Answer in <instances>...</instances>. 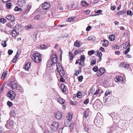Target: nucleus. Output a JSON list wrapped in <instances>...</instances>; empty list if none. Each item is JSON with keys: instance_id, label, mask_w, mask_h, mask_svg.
I'll list each match as a JSON object with an SVG mask.
<instances>
[{"instance_id": "nucleus-1", "label": "nucleus", "mask_w": 133, "mask_h": 133, "mask_svg": "<svg viewBox=\"0 0 133 133\" xmlns=\"http://www.w3.org/2000/svg\"><path fill=\"white\" fill-rule=\"evenodd\" d=\"M8 86L12 89L17 90L21 93L23 92L24 91L21 86L17 84V82L16 80H14L10 81L8 84Z\"/></svg>"}, {"instance_id": "nucleus-2", "label": "nucleus", "mask_w": 133, "mask_h": 133, "mask_svg": "<svg viewBox=\"0 0 133 133\" xmlns=\"http://www.w3.org/2000/svg\"><path fill=\"white\" fill-rule=\"evenodd\" d=\"M41 54L36 52L34 54L32 57V59L35 62L37 63L41 62Z\"/></svg>"}, {"instance_id": "nucleus-3", "label": "nucleus", "mask_w": 133, "mask_h": 133, "mask_svg": "<svg viewBox=\"0 0 133 133\" xmlns=\"http://www.w3.org/2000/svg\"><path fill=\"white\" fill-rule=\"evenodd\" d=\"M51 128L54 131H56L59 128V123L56 121L53 122L51 125Z\"/></svg>"}, {"instance_id": "nucleus-4", "label": "nucleus", "mask_w": 133, "mask_h": 133, "mask_svg": "<svg viewBox=\"0 0 133 133\" xmlns=\"http://www.w3.org/2000/svg\"><path fill=\"white\" fill-rule=\"evenodd\" d=\"M115 98L113 96H109L107 98L105 99V102L107 103H110L112 104L115 103Z\"/></svg>"}, {"instance_id": "nucleus-5", "label": "nucleus", "mask_w": 133, "mask_h": 133, "mask_svg": "<svg viewBox=\"0 0 133 133\" xmlns=\"http://www.w3.org/2000/svg\"><path fill=\"white\" fill-rule=\"evenodd\" d=\"M14 126V122L12 120L7 121L5 125L6 128L8 129H10L12 128Z\"/></svg>"}, {"instance_id": "nucleus-6", "label": "nucleus", "mask_w": 133, "mask_h": 133, "mask_svg": "<svg viewBox=\"0 0 133 133\" xmlns=\"http://www.w3.org/2000/svg\"><path fill=\"white\" fill-rule=\"evenodd\" d=\"M107 131L108 133H118L115 128L114 126L107 128Z\"/></svg>"}, {"instance_id": "nucleus-7", "label": "nucleus", "mask_w": 133, "mask_h": 133, "mask_svg": "<svg viewBox=\"0 0 133 133\" xmlns=\"http://www.w3.org/2000/svg\"><path fill=\"white\" fill-rule=\"evenodd\" d=\"M16 96L15 92L12 90L9 91L8 94V96L11 100L14 99Z\"/></svg>"}, {"instance_id": "nucleus-8", "label": "nucleus", "mask_w": 133, "mask_h": 133, "mask_svg": "<svg viewBox=\"0 0 133 133\" xmlns=\"http://www.w3.org/2000/svg\"><path fill=\"white\" fill-rule=\"evenodd\" d=\"M17 3L20 7H22L25 5L26 2L25 0H18Z\"/></svg>"}, {"instance_id": "nucleus-9", "label": "nucleus", "mask_w": 133, "mask_h": 133, "mask_svg": "<svg viewBox=\"0 0 133 133\" xmlns=\"http://www.w3.org/2000/svg\"><path fill=\"white\" fill-rule=\"evenodd\" d=\"M102 119H100L98 117H96L94 121V123H96V124H99L102 125Z\"/></svg>"}, {"instance_id": "nucleus-10", "label": "nucleus", "mask_w": 133, "mask_h": 133, "mask_svg": "<svg viewBox=\"0 0 133 133\" xmlns=\"http://www.w3.org/2000/svg\"><path fill=\"white\" fill-rule=\"evenodd\" d=\"M50 3L48 2H46L42 4V7L44 10H47L49 9L50 7Z\"/></svg>"}, {"instance_id": "nucleus-11", "label": "nucleus", "mask_w": 133, "mask_h": 133, "mask_svg": "<svg viewBox=\"0 0 133 133\" xmlns=\"http://www.w3.org/2000/svg\"><path fill=\"white\" fill-rule=\"evenodd\" d=\"M115 81L119 83H122L123 82V78L119 76H116L115 78Z\"/></svg>"}, {"instance_id": "nucleus-12", "label": "nucleus", "mask_w": 133, "mask_h": 133, "mask_svg": "<svg viewBox=\"0 0 133 133\" xmlns=\"http://www.w3.org/2000/svg\"><path fill=\"white\" fill-rule=\"evenodd\" d=\"M31 7V5L30 4H27L26 5V7L24 11L25 14H27L29 12Z\"/></svg>"}, {"instance_id": "nucleus-13", "label": "nucleus", "mask_w": 133, "mask_h": 133, "mask_svg": "<svg viewBox=\"0 0 133 133\" xmlns=\"http://www.w3.org/2000/svg\"><path fill=\"white\" fill-rule=\"evenodd\" d=\"M56 118L58 119H60L62 117V114L60 111H58L55 113Z\"/></svg>"}, {"instance_id": "nucleus-14", "label": "nucleus", "mask_w": 133, "mask_h": 133, "mask_svg": "<svg viewBox=\"0 0 133 133\" xmlns=\"http://www.w3.org/2000/svg\"><path fill=\"white\" fill-rule=\"evenodd\" d=\"M20 54V51H19V50H18L17 51L16 55L14 57V58L12 60V62L13 63H14L16 62V60L18 58V57L19 56Z\"/></svg>"}, {"instance_id": "nucleus-15", "label": "nucleus", "mask_w": 133, "mask_h": 133, "mask_svg": "<svg viewBox=\"0 0 133 133\" xmlns=\"http://www.w3.org/2000/svg\"><path fill=\"white\" fill-rule=\"evenodd\" d=\"M58 60V58L56 55H54L52 56L51 58V61L53 63H56Z\"/></svg>"}, {"instance_id": "nucleus-16", "label": "nucleus", "mask_w": 133, "mask_h": 133, "mask_svg": "<svg viewBox=\"0 0 133 133\" xmlns=\"http://www.w3.org/2000/svg\"><path fill=\"white\" fill-rule=\"evenodd\" d=\"M76 17H70L66 19V21L69 22H74L76 21Z\"/></svg>"}, {"instance_id": "nucleus-17", "label": "nucleus", "mask_w": 133, "mask_h": 133, "mask_svg": "<svg viewBox=\"0 0 133 133\" xmlns=\"http://www.w3.org/2000/svg\"><path fill=\"white\" fill-rule=\"evenodd\" d=\"M6 18L9 21H11L12 22L14 21L15 20L14 17L11 15H7L6 16Z\"/></svg>"}, {"instance_id": "nucleus-18", "label": "nucleus", "mask_w": 133, "mask_h": 133, "mask_svg": "<svg viewBox=\"0 0 133 133\" xmlns=\"http://www.w3.org/2000/svg\"><path fill=\"white\" fill-rule=\"evenodd\" d=\"M105 71V69L104 68H100L97 72L98 75H101L103 74L104 73Z\"/></svg>"}, {"instance_id": "nucleus-19", "label": "nucleus", "mask_w": 133, "mask_h": 133, "mask_svg": "<svg viewBox=\"0 0 133 133\" xmlns=\"http://www.w3.org/2000/svg\"><path fill=\"white\" fill-rule=\"evenodd\" d=\"M101 42L103 43L102 45L104 47H107L109 44V42L107 40L103 39L101 41Z\"/></svg>"}, {"instance_id": "nucleus-20", "label": "nucleus", "mask_w": 133, "mask_h": 133, "mask_svg": "<svg viewBox=\"0 0 133 133\" xmlns=\"http://www.w3.org/2000/svg\"><path fill=\"white\" fill-rule=\"evenodd\" d=\"M120 67L123 68L125 69H127L129 67V65L128 64H126L125 63H122L120 64Z\"/></svg>"}, {"instance_id": "nucleus-21", "label": "nucleus", "mask_w": 133, "mask_h": 133, "mask_svg": "<svg viewBox=\"0 0 133 133\" xmlns=\"http://www.w3.org/2000/svg\"><path fill=\"white\" fill-rule=\"evenodd\" d=\"M95 55L96 56L99 57V61H101L102 58V53L101 52L97 50L95 52Z\"/></svg>"}, {"instance_id": "nucleus-22", "label": "nucleus", "mask_w": 133, "mask_h": 133, "mask_svg": "<svg viewBox=\"0 0 133 133\" xmlns=\"http://www.w3.org/2000/svg\"><path fill=\"white\" fill-rule=\"evenodd\" d=\"M89 109H87L83 112L84 116L85 118H87L88 116L89 112Z\"/></svg>"}, {"instance_id": "nucleus-23", "label": "nucleus", "mask_w": 133, "mask_h": 133, "mask_svg": "<svg viewBox=\"0 0 133 133\" xmlns=\"http://www.w3.org/2000/svg\"><path fill=\"white\" fill-rule=\"evenodd\" d=\"M57 70L59 74L61 76H62L65 75V72L63 68L62 69H58Z\"/></svg>"}, {"instance_id": "nucleus-24", "label": "nucleus", "mask_w": 133, "mask_h": 133, "mask_svg": "<svg viewBox=\"0 0 133 133\" xmlns=\"http://www.w3.org/2000/svg\"><path fill=\"white\" fill-rule=\"evenodd\" d=\"M58 102L61 104H64L65 102V100L63 98L59 97L57 99Z\"/></svg>"}, {"instance_id": "nucleus-25", "label": "nucleus", "mask_w": 133, "mask_h": 133, "mask_svg": "<svg viewBox=\"0 0 133 133\" xmlns=\"http://www.w3.org/2000/svg\"><path fill=\"white\" fill-rule=\"evenodd\" d=\"M31 65L30 63L29 62L26 63L24 66L25 69L26 70H28L30 68Z\"/></svg>"}, {"instance_id": "nucleus-26", "label": "nucleus", "mask_w": 133, "mask_h": 133, "mask_svg": "<svg viewBox=\"0 0 133 133\" xmlns=\"http://www.w3.org/2000/svg\"><path fill=\"white\" fill-rule=\"evenodd\" d=\"M60 88L61 89L62 91L63 92H65L66 91V88L65 85L64 84H62L60 87Z\"/></svg>"}, {"instance_id": "nucleus-27", "label": "nucleus", "mask_w": 133, "mask_h": 133, "mask_svg": "<svg viewBox=\"0 0 133 133\" xmlns=\"http://www.w3.org/2000/svg\"><path fill=\"white\" fill-rule=\"evenodd\" d=\"M109 38L111 41H114L115 38V35L113 34L110 35L109 36Z\"/></svg>"}, {"instance_id": "nucleus-28", "label": "nucleus", "mask_w": 133, "mask_h": 133, "mask_svg": "<svg viewBox=\"0 0 133 133\" xmlns=\"http://www.w3.org/2000/svg\"><path fill=\"white\" fill-rule=\"evenodd\" d=\"M81 5L83 6H86L88 5V4L87 3L86 1H82Z\"/></svg>"}, {"instance_id": "nucleus-29", "label": "nucleus", "mask_w": 133, "mask_h": 133, "mask_svg": "<svg viewBox=\"0 0 133 133\" xmlns=\"http://www.w3.org/2000/svg\"><path fill=\"white\" fill-rule=\"evenodd\" d=\"M78 7V5L75 4H72L71 5V8L73 10H75Z\"/></svg>"}, {"instance_id": "nucleus-30", "label": "nucleus", "mask_w": 133, "mask_h": 133, "mask_svg": "<svg viewBox=\"0 0 133 133\" xmlns=\"http://www.w3.org/2000/svg\"><path fill=\"white\" fill-rule=\"evenodd\" d=\"M85 57L84 55H81L80 58V61L82 62H83L85 59Z\"/></svg>"}, {"instance_id": "nucleus-31", "label": "nucleus", "mask_w": 133, "mask_h": 133, "mask_svg": "<svg viewBox=\"0 0 133 133\" xmlns=\"http://www.w3.org/2000/svg\"><path fill=\"white\" fill-rule=\"evenodd\" d=\"M7 72H4L2 74V76L1 77V78L2 79H4L5 78L6 76Z\"/></svg>"}, {"instance_id": "nucleus-32", "label": "nucleus", "mask_w": 133, "mask_h": 133, "mask_svg": "<svg viewBox=\"0 0 133 133\" xmlns=\"http://www.w3.org/2000/svg\"><path fill=\"white\" fill-rule=\"evenodd\" d=\"M18 34L17 33L16 31L12 30V32L11 33V35L12 37H14Z\"/></svg>"}, {"instance_id": "nucleus-33", "label": "nucleus", "mask_w": 133, "mask_h": 133, "mask_svg": "<svg viewBox=\"0 0 133 133\" xmlns=\"http://www.w3.org/2000/svg\"><path fill=\"white\" fill-rule=\"evenodd\" d=\"M69 57L70 58V61H72L73 58L72 54V52H70L69 53Z\"/></svg>"}, {"instance_id": "nucleus-34", "label": "nucleus", "mask_w": 133, "mask_h": 133, "mask_svg": "<svg viewBox=\"0 0 133 133\" xmlns=\"http://www.w3.org/2000/svg\"><path fill=\"white\" fill-rule=\"evenodd\" d=\"M79 42L77 40H76L74 43V46L78 47H79L80 44H79Z\"/></svg>"}, {"instance_id": "nucleus-35", "label": "nucleus", "mask_w": 133, "mask_h": 133, "mask_svg": "<svg viewBox=\"0 0 133 133\" xmlns=\"http://www.w3.org/2000/svg\"><path fill=\"white\" fill-rule=\"evenodd\" d=\"M21 25H15V26L14 27L13 30L16 31L18 30L21 27Z\"/></svg>"}, {"instance_id": "nucleus-36", "label": "nucleus", "mask_w": 133, "mask_h": 133, "mask_svg": "<svg viewBox=\"0 0 133 133\" xmlns=\"http://www.w3.org/2000/svg\"><path fill=\"white\" fill-rule=\"evenodd\" d=\"M57 70H58V69H62V67L61 66V64L60 63H57Z\"/></svg>"}, {"instance_id": "nucleus-37", "label": "nucleus", "mask_w": 133, "mask_h": 133, "mask_svg": "<svg viewBox=\"0 0 133 133\" xmlns=\"http://www.w3.org/2000/svg\"><path fill=\"white\" fill-rule=\"evenodd\" d=\"M72 118V115L71 114H70L68 115L67 120H68V121H70Z\"/></svg>"}, {"instance_id": "nucleus-38", "label": "nucleus", "mask_w": 133, "mask_h": 133, "mask_svg": "<svg viewBox=\"0 0 133 133\" xmlns=\"http://www.w3.org/2000/svg\"><path fill=\"white\" fill-rule=\"evenodd\" d=\"M10 115L13 116H15L16 115V112L14 110H12L11 111Z\"/></svg>"}, {"instance_id": "nucleus-39", "label": "nucleus", "mask_w": 133, "mask_h": 133, "mask_svg": "<svg viewBox=\"0 0 133 133\" xmlns=\"http://www.w3.org/2000/svg\"><path fill=\"white\" fill-rule=\"evenodd\" d=\"M14 10L16 11H22V10L21 8H18V6H16Z\"/></svg>"}, {"instance_id": "nucleus-40", "label": "nucleus", "mask_w": 133, "mask_h": 133, "mask_svg": "<svg viewBox=\"0 0 133 133\" xmlns=\"http://www.w3.org/2000/svg\"><path fill=\"white\" fill-rule=\"evenodd\" d=\"M126 11L125 10H122L119 12L118 14L119 15H121L125 13L126 12Z\"/></svg>"}, {"instance_id": "nucleus-41", "label": "nucleus", "mask_w": 133, "mask_h": 133, "mask_svg": "<svg viewBox=\"0 0 133 133\" xmlns=\"http://www.w3.org/2000/svg\"><path fill=\"white\" fill-rule=\"evenodd\" d=\"M31 25H26L25 27V29L27 30H29V29H33V28L32 27Z\"/></svg>"}, {"instance_id": "nucleus-42", "label": "nucleus", "mask_w": 133, "mask_h": 133, "mask_svg": "<svg viewBox=\"0 0 133 133\" xmlns=\"http://www.w3.org/2000/svg\"><path fill=\"white\" fill-rule=\"evenodd\" d=\"M111 93V91H110L109 90H107L105 93V96H107L108 95L110 94Z\"/></svg>"}, {"instance_id": "nucleus-43", "label": "nucleus", "mask_w": 133, "mask_h": 133, "mask_svg": "<svg viewBox=\"0 0 133 133\" xmlns=\"http://www.w3.org/2000/svg\"><path fill=\"white\" fill-rule=\"evenodd\" d=\"M11 5V3H9L6 4V6L8 9H9L10 8Z\"/></svg>"}, {"instance_id": "nucleus-44", "label": "nucleus", "mask_w": 133, "mask_h": 133, "mask_svg": "<svg viewBox=\"0 0 133 133\" xmlns=\"http://www.w3.org/2000/svg\"><path fill=\"white\" fill-rule=\"evenodd\" d=\"M127 13L128 15H130L131 16H132L133 15V14L132 13V12L131 10H127Z\"/></svg>"}, {"instance_id": "nucleus-45", "label": "nucleus", "mask_w": 133, "mask_h": 133, "mask_svg": "<svg viewBox=\"0 0 133 133\" xmlns=\"http://www.w3.org/2000/svg\"><path fill=\"white\" fill-rule=\"evenodd\" d=\"M83 125L84 127V128L85 130V131L86 132H88V131L89 130V129L88 128V127L86 126L85 124H83Z\"/></svg>"}, {"instance_id": "nucleus-46", "label": "nucleus", "mask_w": 133, "mask_h": 133, "mask_svg": "<svg viewBox=\"0 0 133 133\" xmlns=\"http://www.w3.org/2000/svg\"><path fill=\"white\" fill-rule=\"evenodd\" d=\"M130 50V48H129V47L125 51L123 52V54H127V53H128L129 51Z\"/></svg>"}, {"instance_id": "nucleus-47", "label": "nucleus", "mask_w": 133, "mask_h": 133, "mask_svg": "<svg viewBox=\"0 0 133 133\" xmlns=\"http://www.w3.org/2000/svg\"><path fill=\"white\" fill-rule=\"evenodd\" d=\"M83 78V76H81L78 77V81L79 82H81L82 81V79Z\"/></svg>"}, {"instance_id": "nucleus-48", "label": "nucleus", "mask_w": 133, "mask_h": 133, "mask_svg": "<svg viewBox=\"0 0 133 133\" xmlns=\"http://www.w3.org/2000/svg\"><path fill=\"white\" fill-rule=\"evenodd\" d=\"M94 52V50H91L89 51L88 52V54L89 55H92Z\"/></svg>"}, {"instance_id": "nucleus-49", "label": "nucleus", "mask_w": 133, "mask_h": 133, "mask_svg": "<svg viewBox=\"0 0 133 133\" xmlns=\"http://www.w3.org/2000/svg\"><path fill=\"white\" fill-rule=\"evenodd\" d=\"M6 21V20L4 18H1L0 19V22L3 24H4Z\"/></svg>"}, {"instance_id": "nucleus-50", "label": "nucleus", "mask_w": 133, "mask_h": 133, "mask_svg": "<svg viewBox=\"0 0 133 133\" xmlns=\"http://www.w3.org/2000/svg\"><path fill=\"white\" fill-rule=\"evenodd\" d=\"M77 96L79 98H81L82 96L81 93V92H78L77 94Z\"/></svg>"}, {"instance_id": "nucleus-51", "label": "nucleus", "mask_w": 133, "mask_h": 133, "mask_svg": "<svg viewBox=\"0 0 133 133\" xmlns=\"http://www.w3.org/2000/svg\"><path fill=\"white\" fill-rule=\"evenodd\" d=\"M98 67L97 66H95L93 68V71L95 72L97 71L98 70Z\"/></svg>"}, {"instance_id": "nucleus-52", "label": "nucleus", "mask_w": 133, "mask_h": 133, "mask_svg": "<svg viewBox=\"0 0 133 133\" xmlns=\"http://www.w3.org/2000/svg\"><path fill=\"white\" fill-rule=\"evenodd\" d=\"M13 52V51L11 50L10 49L8 50V53L9 55H11L12 54Z\"/></svg>"}, {"instance_id": "nucleus-53", "label": "nucleus", "mask_w": 133, "mask_h": 133, "mask_svg": "<svg viewBox=\"0 0 133 133\" xmlns=\"http://www.w3.org/2000/svg\"><path fill=\"white\" fill-rule=\"evenodd\" d=\"M92 28V27L91 26L89 25L86 28V30L87 31H89Z\"/></svg>"}, {"instance_id": "nucleus-54", "label": "nucleus", "mask_w": 133, "mask_h": 133, "mask_svg": "<svg viewBox=\"0 0 133 133\" xmlns=\"http://www.w3.org/2000/svg\"><path fill=\"white\" fill-rule=\"evenodd\" d=\"M2 45L4 47H5L6 46V42L5 41H4L3 42H2Z\"/></svg>"}, {"instance_id": "nucleus-55", "label": "nucleus", "mask_w": 133, "mask_h": 133, "mask_svg": "<svg viewBox=\"0 0 133 133\" xmlns=\"http://www.w3.org/2000/svg\"><path fill=\"white\" fill-rule=\"evenodd\" d=\"M89 99L88 98L87 99L85 100V101H84V104H87L89 102Z\"/></svg>"}, {"instance_id": "nucleus-56", "label": "nucleus", "mask_w": 133, "mask_h": 133, "mask_svg": "<svg viewBox=\"0 0 133 133\" xmlns=\"http://www.w3.org/2000/svg\"><path fill=\"white\" fill-rule=\"evenodd\" d=\"M7 104L10 107L12 105V103L9 101H8Z\"/></svg>"}, {"instance_id": "nucleus-57", "label": "nucleus", "mask_w": 133, "mask_h": 133, "mask_svg": "<svg viewBox=\"0 0 133 133\" xmlns=\"http://www.w3.org/2000/svg\"><path fill=\"white\" fill-rule=\"evenodd\" d=\"M46 46H45V45H41L40 46V47L41 48L43 49H46Z\"/></svg>"}, {"instance_id": "nucleus-58", "label": "nucleus", "mask_w": 133, "mask_h": 133, "mask_svg": "<svg viewBox=\"0 0 133 133\" xmlns=\"http://www.w3.org/2000/svg\"><path fill=\"white\" fill-rule=\"evenodd\" d=\"M69 121H68V120H67L65 122L64 124L66 126H68L69 125V124L68 123Z\"/></svg>"}, {"instance_id": "nucleus-59", "label": "nucleus", "mask_w": 133, "mask_h": 133, "mask_svg": "<svg viewBox=\"0 0 133 133\" xmlns=\"http://www.w3.org/2000/svg\"><path fill=\"white\" fill-rule=\"evenodd\" d=\"M96 62V61L95 60H92L91 61V64L92 65H93L95 64Z\"/></svg>"}, {"instance_id": "nucleus-60", "label": "nucleus", "mask_w": 133, "mask_h": 133, "mask_svg": "<svg viewBox=\"0 0 133 133\" xmlns=\"http://www.w3.org/2000/svg\"><path fill=\"white\" fill-rule=\"evenodd\" d=\"M40 17V16L39 15H37L35 17L34 19L36 20H38L39 19Z\"/></svg>"}, {"instance_id": "nucleus-61", "label": "nucleus", "mask_w": 133, "mask_h": 133, "mask_svg": "<svg viewBox=\"0 0 133 133\" xmlns=\"http://www.w3.org/2000/svg\"><path fill=\"white\" fill-rule=\"evenodd\" d=\"M59 80L60 81L62 82H64L65 81V79L63 77H62V76H61V77L60 78Z\"/></svg>"}, {"instance_id": "nucleus-62", "label": "nucleus", "mask_w": 133, "mask_h": 133, "mask_svg": "<svg viewBox=\"0 0 133 133\" xmlns=\"http://www.w3.org/2000/svg\"><path fill=\"white\" fill-rule=\"evenodd\" d=\"M102 12V11L100 10H99L95 11V12L97 14H100Z\"/></svg>"}, {"instance_id": "nucleus-63", "label": "nucleus", "mask_w": 133, "mask_h": 133, "mask_svg": "<svg viewBox=\"0 0 133 133\" xmlns=\"http://www.w3.org/2000/svg\"><path fill=\"white\" fill-rule=\"evenodd\" d=\"M100 50L101 51H102L103 52H105V50L104 48L102 47H101L100 48Z\"/></svg>"}, {"instance_id": "nucleus-64", "label": "nucleus", "mask_w": 133, "mask_h": 133, "mask_svg": "<svg viewBox=\"0 0 133 133\" xmlns=\"http://www.w3.org/2000/svg\"><path fill=\"white\" fill-rule=\"evenodd\" d=\"M63 129V128L62 127H61V128H60L58 131L59 133H62Z\"/></svg>"}]
</instances>
